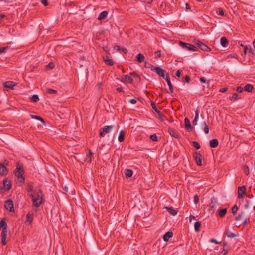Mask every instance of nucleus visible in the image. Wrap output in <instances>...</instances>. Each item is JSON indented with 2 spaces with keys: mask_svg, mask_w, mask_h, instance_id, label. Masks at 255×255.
<instances>
[{
  "mask_svg": "<svg viewBox=\"0 0 255 255\" xmlns=\"http://www.w3.org/2000/svg\"><path fill=\"white\" fill-rule=\"evenodd\" d=\"M190 77L189 75H186L184 78V80H183V82L185 81L186 82L189 83L190 81Z\"/></svg>",
  "mask_w": 255,
  "mask_h": 255,
  "instance_id": "603ef678",
  "label": "nucleus"
},
{
  "mask_svg": "<svg viewBox=\"0 0 255 255\" xmlns=\"http://www.w3.org/2000/svg\"><path fill=\"white\" fill-rule=\"evenodd\" d=\"M220 42L222 46L226 47L228 45V40L226 37H223L221 38Z\"/></svg>",
  "mask_w": 255,
  "mask_h": 255,
  "instance_id": "b1692460",
  "label": "nucleus"
},
{
  "mask_svg": "<svg viewBox=\"0 0 255 255\" xmlns=\"http://www.w3.org/2000/svg\"><path fill=\"white\" fill-rule=\"evenodd\" d=\"M199 111L198 109H196L195 111V116L194 120L192 121V123L193 125H196L197 124V121L199 118Z\"/></svg>",
  "mask_w": 255,
  "mask_h": 255,
  "instance_id": "5701e85b",
  "label": "nucleus"
},
{
  "mask_svg": "<svg viewBox=\"0 0 255 255\" xmlns=\"http://www.w3.org/2000/svg\"><path fill=\"white\" fill-rule=\"evenodd\" d=\"M31 102H36L39 100V97L37 95L34 94L30 98Z\"/></svg>",
  "mask_w": 255,
  "mask_h": 255,
  "instance_id": "f704fd0d",
  "label": "nucleus"
},
{
  "mask_svg": "<svg viewBox=\"0 0 255 255\" xmlns=\"http://www.w3.org/2000/svg\"><path fill=\"white\" fill-rule=\"evenodd\" d=\"M248 51H249V52H250V53H253V50H252V48L251 47V46H250V48L249 49L247 46H245V48H244V54H246Z\"/></svg>",
  "mask_w": 255,
  "mask_h": 255,
  "instance_id": "c03bdc74",
  "label": "nucleus"
},
{
  "mask_svg": "<svg viewBox=\"0 0 255 255\" xmlns=\"http://www.w3.org/2000/svg\"><path fill=\"white\" fill-rule=\"evenodd\" d=\"M23 172L22 167L19 164H17L15 174L18 178L20 182H23L25 180Z\"/></svg>",
  "mask_w": 255,
  "mask_h": 255,
  "instance_id": "f03ea898",
  "label": "nucleus"
},
{
  "mask_svg": "<svg viewBox=\"0 0 255 255\" xmlns=\"http://www.w3.org/2000/svg\"><path fill=\"white\" fill-rule=\"evenodd\" d=\"M168 132L171 136L177 139L180 138V135L178 131H177L175 129L173 128H170L168 129Z\"/></svg>",
  "mask_w": 255,
  "mask_h": 255,
  "instance_id": "4468645a",
  "label": "nucleus"
},
{
  "mask_svg": "<svg viewBox=\"0 0 255 255\" xmlns=\"http://www.w3.org/2000/svg\"><path fill=\"white\" fill-rule=\"evenodd\" d=\"M238 207L236 205H235L231 209L232 210V212L235 214V213H236L237 210H238Z\"/></svg>",
  "mask_w": 255,
  "mask_h": 255,
  "instance_id": "de8ad7c7",
  "label": "nucleus"
},
{
  "mask_svg": "<svg viewBox=\"0 0 255 255\" xmlns=\"http://www.w3.org/2000/svg\"><path fill=\"white\" fill-rule=\"evenodd\" d=\"M122 79L126 81L129 83H132L133 81V80L131 77V76L128 75H124L123 77H122Z\"/></svg>",
  "mask_w": 255,
  "mask_h": 255,
  "instance_id": "393cba45",
  "label": "nucleus"
},
{
  "mask_svg": "<svg viewBox=\"0 0 255 255\" xmlns=\"http://www.w3.org/2000/svg\"><path fill=\"white\" fill-rule=\"evenodd\" d=\"M29 196L31 197L33 206L36 208L39 207L45 202L44 194L41 189H38L36 192L30 193Z\"/></svg>",
  "mask_w": 255,
  "mask_h": 255,
  "instance_id": "f257e3e1",
  "label": "nucleus"
},
{
  "mask_svg": "<svg viewBox=\"0 0 255 255\" xmlns=\"http://www.w3.org/2000/svg\"><path fill=\"white\" fill-rule=\"evenodd\" d=\"M103 60L108 65L112 66L114 64L112 60L110 59L107 56L103 57Z\"/></svg>",
  "mask_w": 255,
  "mask_h": 255,
  "instance_id": "412c9836",
  "label": "nucleus"
},
{
  "mask_svg": "<svg viewBox=\"0 0 255 255\" xmlns=\"http://www.w3.org/2000/svg\"><path fill=\"white\" fill-rule=\"evenodd\" d=\"M41 3L45 6H47L48 5L47 0H42Z\"/></svg>",
  "mask_w": 255,
  "mask_h": 255,
  "instance_id": "338daca9",
  "label": "nucleus"
},
{
  "mask_svg": "<svg viewBox=\"0 0 255 255\" xmlns=\"http://www.w3.org/2000/svg\"><path fill=\"white\" fill-rule=\"evenodd\" d=\"M31 118L33 119H35L38 120L42 122H44V121L42 118L37 115H31Z\"/></svg>",
  "mask_w": 255,
  "mask_h": 255,
  "instance_id": "ea45409f",
  "label": "nucleus"
},
{
  "mask_svg": "<svg viewBox=\"0 0 255 255\" xmlns=\"http://www.w3.org/2000/svg\"><path fill=\"white\" fill-rule=\"evenodd\" d=\"M54 67V64L53 63H50L47 65V68H49L50 69L53 68Z\"/></svg>",
  "mask_w": 255,
  "mask_h": 255,
  "instance_id": "052dcab7",
  "label": "nucleus"
},
{
  "mask_svg": "<svg viewBox=\"0 0 255 255\" xmlns=\"http://www.w3.org/2000/svg\"><path fill=\"white\" fill-rule=\"evenodd\" d=\"M114 48L115 50H116L117 51H120L121 48L119 45H116V46H114Z\"/></svg>",
  "mask_w": 255,
  "mask_h": 255,
  "instance_id": "69168bd1",
  "label": "nucleus"
},
{
  "mask_svg": "<svg viewBox=\"0 0 255 255\" xmlns=\"http://www.w3.org/2000/svg\"><path fill=\"white\" fill-rule=\"evenodd\" d=\"M202 126H203L202 128V129L204 130V132L206 134L208 133H209V128H208V126L207 125L206 123L205 122H204L203 123Z\"/></svg>",
  "mask_w": 255,
  "mask_h": 255,
  "instance_id": "473e14b6",
  "label": "nucleus"
},
{
  "mask_svg": "<svg viewBox=\"0 0 255 255\" xmlns=\"http://www.w3.org/2000/svg\"><path fill=\"white\" fill-rule=\"evenodd\" d=\"M200 81L201 82L207 83L208 84H209V82L207 81V80L204 77H200Z\"/></svg>",
  "mask_w": 255,
  "mask_h": 255,
  "instance_id": "5fc2aeb1",
  "label": "nucleus"
},
{
  "mask_svg": "<svg viewBox=\"0 0 255 255\" xmlns=\"http://www.w3.org/2000/svg\"><path fill=\"white\" fill-rule=\"evenodd\" d=\"M151 105L152 106V108L154 110V111L160 115V111L159 110H158V109L157 108L155 103H154L153 102H152Z\"/></svg>",
  "mask_w": 255,
  "mask_h": 255,
  "instance_id": "4c0bfd02",
  "label": "nucleus"
},
{
  "mask_svg": "<svg viewBox=\"0 0 255 255\" xmlns=\"http://www.w3.org/2000/svg\"><path fill=\"white\" fill-rule=\"evenodd\" d=\"M246 188L245 186L238 187V197L239 199L243 198V195L245 194Z\"/></svg>",
  "mask_w": 255,
  "mask_h": 255,
  "instance_id": "f8f14e48",
  "label": "nucleus"
},
{
  "mask_svg": "<svg viewBox=\"0 0 255 255\" xmlns=\"http://www.w3.org/2000/svg\"><path fill=\"white\" fill-rule=\"evenodd\" d=\"M164 79L166 81L168 85L169 86L170 92L172 93L173 92V86L171 82L169 74L168 73H166L165 78H164Z\"/></svg>",
  "mask_w": 255,
  "mask_h": 255,
  "instance_id": "2eb2a0df",
  "label": "nucleus"
},
{
  "mask_svg": "<svg viewBox=\"0 0 255 255\" xmlns=\"http://www.w3.org/2000/svg\"><path fill=\"white\" fill-rule=\"evenodd\" d=\"M201 225V224L200 222L196 221L194 224L195 230L197 232L199 231L200 229Z\"/></svg>",
  "mask_w": 255,
  "mask_h": 255,
  "instance_id": "c9c22d12",
  "label": "nucleus"
},
{
  "mask_svg": "<svg viewBox=\"0 0 255 255\" xmlns=\"http://www.w3.org/2000/svg\"><path fill=\"white\" fill-rule=\"evenodd\" d=\"M227 209L226 208H224V209H221L219 211V215L220 217H223L226 212H227Z\"/></svg>",
  "mask_w": 255,
  "mask_h": 255,
  "instance_id": "72a5a7b5",
  "label": "nucleus"
},
{
  "mask_svg": "<svg viewBox=\"0 0 255 255\" xmlns=\"http://www.w3.org/2000/svg\"><path fill=\"white\" fill-rule=\"evenodd\" d=\"M210 242H212V243H214L215 244H220V242H218L216 240H215V239H213H213H211Z\"/></svg>",
  "mask_w": 255,
  "mask_h": 255,
  "instance_id": "680f3d73",
  "label": "nucleus"
},
{
  "mask_svg": "<svg viewBox=\"0 0 255 255\" xmlns=\"http://www.w3.org/2000/svg\"><path fill=\"white\" fill-rule=\"evenodd\" d=\"M244 212H241L239 214V215H238V216H237L236 217V220H241L242 217H243L244 216Z\"/></svg>",
  "mask_w": 255,
  "mask_h": 255,
  "instance_id": "49530a36",
  "label": "nucleus"
},
{
  "mask_svg": "<svg viewBox=\"0 0 255 255\" xmlns=\"http://www.w3.org/2000/svg\"><path fill=\"white\" fill-rule=\"evenodd\" d=\"M150 65V68L151 71L155 72L158 75L163 77V78H165L166 75H165V73H166V71L162 69L159 67H155L151 64Z\"/></svg>",
  "mask_w": 255,
  "mask_h": 255,
  "instance_id": "7ed1b4c3",
  "label": "nucleus"
},
{
  "mask_svg": "<svg viewBox=\"0 0 255 255\" xmlns=\"http://www.w3.org/2000/svg\"><path fill=\"white\" fill-rule=\"evenodd\" d=\"M8 172V170L5 165L0 163V175L2 176L6 175Z\"/></svg>",
  "mask_w": 255,
  "mask_h": 255,
  "instance_id": "dca6fc26",
  "label": "nucleus"
},
{
  "mask_svg": "<svg viewBox=\"0 0 255 255\" xmlns=\"http://www.w3.org/2000/svg\"><path fill=\"white\" fill-rule=\"evenodd\" d=\"M236 90L237 92L241 93L244 91V88L239 86L237 88Z\"/></svg>",
  "mask_w": 255,
  "mask_h": 255,
  "instance_id": "13d9d810",
  "label": "nucleus"
},
{
  "mask_svg": "<svg viewBox=\"0 0 255 255\" xmlns=\"http://www.w3.org/2000/svg\"><path fill=\"white\" fill-rule=\"evenodd\" d=\"M173 236V233L171 231L166 232L163 236V239L164 241L167 242L169 239Z\"/></svg>",
  "mask_w": 255,
  "mask_h": 255,
  "instance_id": "f3484780",
  "label": "nucleus"
},
{
  "mask_svg": "<svg viewBox=\"0 0 255 255\" xmlns=\"http://www.w3.org/2000/svg\"><path fill=\"white\" fill-rule=\"evenodd\" d=\"M17 85V83H15L12 81H6L3 83V86L4 88H8L11 90L14 89V87Z\"/></svg>",
  "mask_w": 255,
  "mask_h": 255,
  "instance_id": "9d476101",
  "label": "nucleus"
},
{
  "mask_svg": "<svg viewBox=\"0 0 255 255\" xmlns=\"http://www.w3.org/2000/svg\"><path fill=\"white\" fill-rule=\"evenodd\" d=\"M93 155V153L91 151V150H89V154L87 155L86 156V161L89 162L91 163L92 162V156Z\"/></svg>",
  "mask_w": 255,
  "mask_h": 255,
  "instance_id": "7c9ffc66",
  "label": "nucleus"
},
{
  "mask_svg": "<svg viewBox=\"0 0 255 255\" xmlns=\"http://www.w3.org/2000/svg\"><path fill=\"white\" fill-rule=\"evenodd\" d=\"M26 190L28 193H32L34 192H33V187L31 183H29L27 184Z\"/></svg>",
  "mask_w": 255,
  "mask_h": 255,
  "instance_id": "c85d7f7f",
  "label": "nucleus"
},
{
  "mask_svg": "<svg viewBox=\"0 0 255 255\" xmlns=\"http://www.w3.org/2000/svg\"><path fill=\"white\" fill-rule=\"evenodd\" d=\"M108 12L107 11H104L100 13L99 14L98 19L99 20H102L106 18L108 15Z\"/></svg>",
  "mask_w": 255,
  "mask_h": 255,
  "instance_id": "6ab92c4d",
  "label": "nucleus"
},
{
  "mask_svg": "<svg viewBox=\"0 0 255 255\" xmlns=\"http://www.w3.org/2000/svg\"><path fill=\"white\" fill-rule=\"evenodd\" d=\"M7 48V47H0V54L3 53Z\"/></svg>",
  "mask_w": 255,
  "mask_h": 255,
  "instance_id": "6e6d98bb",
  "label": "nucleus"
},
{
  "mask_svg": "<svg viewBox=\"0 0 255 255\" xmlns=\"http://www.w3.org/2000/svg\"><path fill=\"white\" fill-rule=\"evenodd\" d=\"M179 44L182 47L186 48L189 50L196 51L198 50V48L197 47L189 43H186L182 41H180Z\"/></svg>",
  "mask_w": 255,
  "mask_h": 255,
  "instance_id": "39448f33",
  "label": "nucleus"
},
{
  "mask_svg": "<svg viewBox=\"0 0 255 255\" xmlns=\"http://www.w3.org/2000/svg\"><path fill=\"white\" fill-rule=\"evenodd\" d=\"M125 174L126 177H130L132 176L133 171L130 169H127L125 171Z\"/></svg>",
  "mask_w": 255,
  "mask_h": 255,
  "instance_id": "2f4dec72",
  "label": "nucleus"
},
{
  "mask_svg": "<svg viewBox=\"0 0 255 255\" xmlns=\"http://www.w3.org/2000/svg\"><path fill=\"white\" fill-rule=\"evenodd\" d=\"M238 57V55L237 54H230L228 56H227V58H235L237 59Z\"/></svg>",
  "mask_w": 255,
  "mask_h": 255,
  "instance_id": "864d4df0",
  "label": "nucleus"
},
{
  "mask_svg": "<svg viewBox=\"0 0 255 255\" xmlns=\"http://www.w3.org/2000/svg\"><path fill=\"white\" fill-rule=\"evenodd\" d=\"M3 188L9 191L11 188V182L10 180L7 178L4 179L3 181Z\"/></svg>",
  "mask_w": 255,
  "mask_h": 255,
  "instance_id": "9b49d317",
  "label": "nucleus"
},
{
  "mask_svg": "<svg viewBox=\"0 0 255 255\" xmlns=\"http://www.w3.org/2000/svg\"><path fill=\"white\" fill-rule=\"evenodd\" d=\"M121 50L124 54H127L128 51V50L125 48H121Z\"/></svg>",
  "mask_w": 255,
  "mask_h": 255,
  "instance_id": "0e129e2a",
  "label": "nucleus"
},
{
  "mask_svg": "<svg viewBox=\"0 0 255 255\" xmlns=\"http://www.w3.org/2000/svg\"><path fill=\"white\" fill-rule=\"evenodd\" d=\"M125 133L123 130H122L120 132L119 137H118V140L119 142H123L125 139Z\"/></svg>",
  "mask_w": 255,
  "mask_h": 255,
  "instance_id": "a878e982",
  "label": "nucleus"
},
{
  "mask_svg": "<svg viewBox=\"0 0 255 255\" xmlns=\"http://www.w3.org/2000/svg\"><path fill=\"white\" fill-rule=\"evenodd\" d=\"M129 102L132 104H135L136 103V100L135 99H131L129 100Z\"/></svg>",
  "mask_w": 255,
  "mask_h": 255,
  "instance_id": "e2e57ef3",
  "label": "nucleus"
},
{
  "mask_svg": "<svg viewBox=\"0 0 255 255\" xmlns=\"http://www.w3.org/2000/svg\"><path fill=\"white\" fill-rule=\"evenodd\" d=\"M219 144L218 140L216 139H213L210 141V146L211 148H216L218 146Z\"/></svg>",
  "mask_w": 255,
  "mask_h": 255,
  "instance_id": "a211bd4d",
  "label": "nucleus"
},
{
  "mask_svg": "<svg viewBox=\"0 0 255 255\" xmlns=\"http://www.w3.org/2000/svg\"><path fill=\"white\" fill-rule=\"evenodd\" d=\"M223 250L222 251V253L223 255H227L228 254V245L226 243H224L223 244Z\"/></svg>",
  "mask_w": 255,
  "mask_h": 255,
  "instance_id": "cd10ccee",
  "label": "nucleus"
},
{
  "mask_svg": "<svg viewBox=\"0 0 255 255\" xmlns=\"http://www.w3.org/2000/svg\"><path fill=\"white\" fill-rule=\"evenodd\" d=\"M227 90H228V88H227L225 87V88H223L220 89V90H219V91H220V92H222V93H223V92H226V91H227Z\"/></svg>",
  "mask_w": 255,
  "mask_h": 255,
  "instance_id": "774afa93",
  "label": "nucleus"
},
{
  "mask_svg": "<svg viewBox=\"0 0 255 255\" xmlns=\"http://www.w3.org/2000/svg\"><path fill=\"white\" fill-rule=\"evenodd\" d=\"M182 72V70H178L176 72V76L178 77H180Z\"/></svg>",
  "mask_w": 255,
  "mask_h": 255,
  "instance_id": "4d7b16f0",
  "label": "nucleus"
},
{
  "mask_svg": "<svg viewBox=\"0 0 255 255\" xmlns=\"http://www.w3.org/2000/svg\"><path fill=\"white\" fill-rule=\"evenodd\" d=\"M168 212L171 214L172 215H176L177 214V211L175 210L173 207H165L164 208Z\"/></svg>",
  "mask_w": 255,
  "mask_h": 255,
  "instance_id": "aec40b11",
  "label": "nucleus"
},
{
  "mask_svg": "<svg viewBox=\"0 0 255 255\" xmlns=\"http://www.w3.org/2000/svg\"><path fill=\"white\" fill-rule=\"evenodd\" d=\"M33 220V214H31L30 213H28L26 215V221L29 223V224L31 223Z\"/></svg>",
  "mask_w": 255,
  "mask_h": 255,
  "instance_id": "c756f323",
  "label": "nucleus"
},
{
  "mask_svg": "<svg viewBox=\"0 0 255 255\" xmlns=\"http://www.w3.org/2000/svg\"><path fill=\"white\" fill-rule=\"evenodd\" d=\"M185 122V128L188 131H191L193 129V128L191 125L190 121L188 118H185L184 119Z\"/></svg>",
  "mask_w": 255,
  "mask_h": 255,
  "instance_id": "ddd939ff",
  "label": "nucleus"
},
{
  "mask_svg": "<svg viewBox=\"0 0 255 255\" xmlns=\"http://www.w3.org/2000/svg\"><path fill=\"white\" fill-rule=\"evenodd\" d=\"M192 145L197 149H199L201 147L200 144L197 141H192Z\"/></svg>",
  "mask_w": 255,
  "mask_h": 255,
  "instance_id": "58836bf2",
  "label": "nucleus"
},
{
  "mask_svg": "<svg viewBox=\"0 0 255 255\" xmlns=\"http://www.w3.org/2000/svg\"><path fill=\"white\" fill-rule=\"evenodd\" d=\"M243 171H244V172L245 173V174L246 175H248L250 172H249V168L248 167V166L247 165H245L244 167H243Z\"/></svg>",
  "mask_w": 255,
  "mask_h": 255,
  "instance_id": "a19ab883",
  "label": "nucleus"
},
{
  "mask_svg": "<svg viewBox=\"0 0 255 255\" xmlns=\"http://www.w3.org/2000/svg\"><path fill=\"white\" fill-rule=\"evenodd\" d=\"M7 229L6 228H5L4 229H3L2 232H1V244L2 245H5L7 243L6 242V238H7Z\"/></svg>",
  "mask_w": 255,
  "mask_h": 255,
  "instance_id": "1a4fd4ad",
  "label": "nucleus"
},
{
  "mask_svg": "<svg viewBox=\"0 0 255 255\" xmlns=\"http://www.w3.org/2000/svg\"><path fill=\"white\" fill-rule=\"evenodd\" d=\"M113 128L114 126L113 125L104 126L100 129V136L101 137H104L106 134L110 132Z\"/></svg>",
  "mask_w": 255,
  "mask_h": 255,
  "instance_id": "20e7f679",
  "label": "nucleus"
},
{
  "mask_svg": "<svg viewBox=\"0 0 255 255\" xmlns=\"http://www.w3.org/2000/svg\"><path fill=\"white\" fill-rule=\"evenodd\" d=\"M155 54L156 58L160 57L161 56V51L160 50H158L155 53Z\"/></svg>",
  "mask_w": 255,
  "mask_h": 255,
  "instance_id": "3c124183",
  "label": "nucleus"
},
{
  "mask_svg": "<svg viewBox=\"0 0 255 255\" xmlns=\"http://www.w3.org/2000/svg\"><path fill=\"white\" fill-rule=\"evenodd\" d=\"M136 61L139 62H143L145 60V57L142 54H138L136 56Z\"/></svg>",
  "mask_w": 255,
  "mask_h": 255,
  "instance_id": "4be33fe9",
  "label": "nucleus"
},
{
  "mask_svg": "<svg viewBox=\"0 0 255 255\" xmlns=\"http://www.w3.org/2000/svg\"><path fill=\"white\" fill-rule=\"evenodd\" d=\"M4 206L5 208L10 212H13L14 211L13 202L11 199L7 200L5 201Z\"/></svg>",
  "mask_w": 255,
  "mask_h": 255,
  "instance_id": "6e6552de",
  "label": "nucleus"
},
{
  "mask_svg": "<svg viewBox=\"0 0 255 255\" xmlns=\"http://www.w3.org/2000/svg\"><path fill=\"white\" fill-rule=\"evenodd\" d=\"M253 89V86L252 85L250 84H246L244 87V90L248 92H250L252 91Z\"/></svg>",
  "mask_w": 255,
  "mask_h": 255,
  "instance_id": "bb28decb",
  "label": "nucleus"
},
{
  "mask_svg": "<svg viewBox=\"0 0 255 255\" xmlns=\"http://www.w3.org/2000/svg\"><path fill=\"white\" fill-rule=\"evenodd\" d=\"M195 43L198 46V47L200 48L203 51H210L211 49L206 44L203 43L198 40H195Z\"/></svg>",
  "mask_w": 255,
  "mask_h": 255,
  "instance_id": "0eeeda50",
  "label": "nucleus"
},
{
  "mask_svg": "<svg viewBox=\"0 0 255 255\" xmlns=\"http://www.w3.org/2000/svg\"><path fill=\"white\" fill-rule=\"evenodd\" d=\"M226 235L228 236V237L229 238H234L236 236V234L232 233V232H231L229 231H228L227 230H226Z\"/></svg>",
  "mask_w": 255,
  "mask_h": 255,
  "instance_id": "e433bc0d",
  "label": "nucleus"
},
{
  "mask_svg": "<svg viewBox=\"0 0 255 255\" xmlns=\"http://www.w3.org/2000/svg\"><path fill=\"white\" fill-rule=\"evenodd\" d=\"M241 97L237 93H234L232 96V98L234 100H238Z\"/></svg>",
  "mask_w": 255,
  "mask_h": 255,
  "instance_id": "09e8293b",
  "label": "nucleus"
},
{
  "mask_svg": "<svg viewBox=\"0 0 255 255\" xmlns=\"http://www.w3.org/2000/svg\"><path fill=\"white\" fill-rule=\"evenodd\" d=\"M46 92L48 94H56L57 93V91L50 88H47L46 89Z\"/></svg>",
  "mask_w": 255,
  "mask_h": 255,
  "instance_id": "37998d69",
  "label": "nucleus"
},
{
  "mask_svg": "<svg viewBox=\"0 0 255 255\" xmlns=\"http://www.w3.org/2000/svg\"><path fill=\"white\" fill-rule=\"evenodd\" d=\"M218 11L219 12V15H222V16L224 15V11L222 8H219Z\"/></svg>",
  "mask_w": 255,
  "mask_h": 255,
  "instance_id": "bf43d9fd",
  "label": "nucleus"
},
{
  "mask_svg": "<svg viewBox=\"0 0 255 255\" xmlns=\"http://www.w3.org/2000/svg\"><path fill=\"white\" fill-rule=\"evenodd\" d=\"M150 138L151 140H152L153 141H157L158 140V137L157 136V135L155 134L151 135L150 136Z\"/></svg>",
  "mask_w": 255,
  "mask_h": 255,
  "instance_id": "79ce46f5",
  "label": "nucleus"
},
{
  "mask_svg": "<svg viewBox=\"0 0 255 255\" xmlns=\"http://www.w3.org/2000/svg\"><path fill=\"white\" fill-rule=\"evenodd\" d=\"M130 75L134 78H139L138 75L135 72H131Z\"/></svg>",
  "mask_w": 255,
  "mask_h": 255,
  "instance_id": "8fccbe9b",
  "label": "nucleus"
},
{
  "mask_svg": "<svg viewBox=\"0 0 255 255\" xmlns=\"http://www.w3.org/2000/svg\"><path fill=\"white\" fill-rule=\"evenodd\" d=\"M194 202L195 204H197L199 202V198L197 195H195L194 196Z\"/></svg>",
  "mask_w": 255,
  "mask_h": 255,
  "instance_id": "a18cd8bd",
  "label": "nucleus"
},
{
  "mask_svg": "<svg viewBox=\"0 0 255 255\" xmlns=\"http://www.w3.org/2000/svg\"><path fill=\"white\" fill-rule=\"evenodd\" d=\"M193 156L197 165L198 166H201L202 160V155L200 153L195 152L193 153Z\"/></svg>",
  "mask_w": 255,
  "mask_h": 255,
  "instance_id": "423d86ee",
  "label": "nucleus"
}]
</instances>
